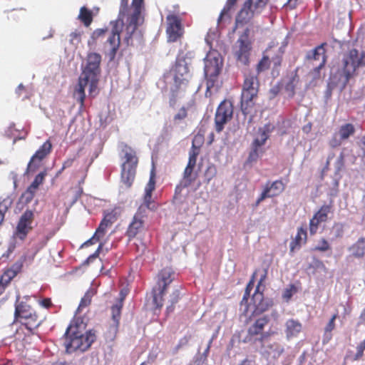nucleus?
Instances as JSON below:
<instances>
[{
  "label": "nucleus",
  "mask_w": 365,
  "mask_h": 365,
  "mask_svg": "<svg viewBox=\"0 0 365 365\" xmlns=\"http://www.w3.org/2000/svg\"><path fill=\"white\" fill-rule=\"evenodd\" d=\"M166 34L168 42H175L180 39L184 34V27L182 19L175 14H169L166 17Z\"/></svg>",
  "instance_id": "f8f14e48"
},
{
  "label": "nucleus",
  "mask_w": 365,
  "mask_h": 365,
  "mask_svg": "<svg viewBox=\"0 0 365 365\" xmlns=\"http://www.w3.org/2000/svg\"><path fill=\"white\" fill-rule=\"evenodd\" d=\"M51 150L52 143L50 140H47L31 158L25 175L34 173L40 167L41 161L51 153Z\"/></svg>",
  "instance_id": "4468645a"
},
{
  "label": "nucleus",
  "mask_w": 365,
  "mask_h": 365,
  "mask_svg": "<svg viewBox=\"0 0 365 365\" xmlns=\"http://www.w3.org/2000/svg\"><path fill=\"white\" fill-rule=\"evenodd\" d=\"M85 78H88V84L89 83V93L91 95L94 93V96L96 95V89L98 83V75L93 76H84Z\"/></svg>",
  "instance_id": "37998d69"
},
{
  "label": "nucleus",
  "mask_w": 365,
  "mask_h": 365,
  "mask_svg": "<svg viewBox=\"0 0 365 365\" xmlns=\"http://www.w3.org/2000/svg\"><path fill=\"white\" fill-rule=\"evenodd\" d=\"M115 220V216L113 213L108 212L106 214L95 232L96 235H98L102 239L106 234L107 229L112 226Z\"/></svg>",
  "instance_id": "a878e982"
},
{
  "label": "nucleus",
  "mask_w": 365,
  "mask_h": 365,
  "mask_svg": "<svg viewBox=\"0 0 365 365\" xmlns=\"http://www.w3.org/2000/svg\"><path fill=\"white\" fill-rule=\"evenodd\" d=\"M217 170L215 165H209L205 172V181L207 184H209L210 182L216 176Z\"/></svg>",
  "instance_id": "09e8293b"
},
{
  "label": "nucleus",
  "mask_w": 365,
  "mask_h": 365,
  "mask_svg": "<svg viewBox=\"0 0 365 365\" xmlns=\"http://www.w3.org/2000/svg\"><path fill=\"white\" fill-rule=\"evenodd\" d=\"M77 329V327L72 326L68 327L66 329L64 345L67 353L76 351H85L96 339L95 331L91 329L85 334H82Z\"/></svg>",
  "instance_id": "f257e3e1"
},
{
  "label": "nucleus",
  "mask_w": 365,
  "mask_h": 365,
  "mask_svg": "<svg viewBox=\"0 0 365 365\" xmlns=\"http://www.w3.org/2000/svg\"><path fill=\"white\" fill-rule=\"evenodd\" d=\"M269 322V317L268 315H263L255 319L248 327L247 334L243 339V342L251 344H255L259 342L263 346L265 339L272 334L269 331H264V328Z\"/></svg>",
  "instance_id": "39448f33"
},
{
  "label": "nucleus",
  "mask_w": 365,
  "mask_h": 365,
  "mask_svg": "<svg viewBox=\"0 0 365 365\" xmlns=\"http://www.w3.org/2000/svg\"><path fill=\"white\" fill-rule=\"evenodd\" d=\"M34 220V212L26 210L20 217L16 228V235L20 240H24L32 229V223Z\"/></svg>",
  "instance_id": "dca6fc26"
},
{
  "label": "nucleus",
  "mask_w": 365,
  "mask_h": 365,
  "mask_svg": "<svg viewBox=\"0 0 365 365\" xmlns=\"http://www.w3.org/2000/svg\"><path fill=\"white\" fill-rule=\"evenodd\" d=\"M82 32L76 31L70 34V41L72 44H78L81 41Z\"/></svg>",
  "instance_id": "4d7b16f0"
},
{
  "label": "nucleus",
  "mask_w": 365,
  "mask_h": 365,
  "mask_svg": "<svg viewBox=\"0 0 365 365\" xmlns=\"http://www.w3.org/2000/svg\"><path fill=\"white\" fill-rule=\"evenodd\" d=\"M332 212V205H323L316 212L309 221V232L314 235L317 233L319 226L322 222H326L329 219V215Z\"/></svg>",
  "instance_id": "f3484780"
},
{
  "label": "nucleus",
  "mask_w": 365,
  "mask_h": 365,
  "mask_svg": "<svg viewBox=\"0 0 365 365\" xmlns=\"http://www.w3.org/2000/svg\"><path fill=\"white\" fill-rule=\"evenodd\" d=\"M40 304L46 309H49L52 306V302L50 298H45L40 301Z\"/></svg>",
  "instance_id": "338daca9"
},
{
  "label": "nucleus",
  "mask_w": 365,
  "mask_h": 365,
  "mask_svg": "<svg viewBox=\"0 0 365 365\" xmlns=\"http://www.w3.org/2000/svg\"><path fill=\"white\" fill-rule=\"evenodd\" d=\"M119 325L115 323H113L110 324L108 329V330L105 333V337L107 341H113L118 332Z\"/></svg>",
  "instance_id": "a19ab883"
},
{
  "label": "nucleus",
  "mask_w": 365,
  "mask_h": 365,
  "mask_svg": "<svg viewBox=\"0 0 365 365\" xmlns=\"http://www.w3.org/2000/svg\"><path fill=\"white\" fill-rule=\"evenodd\" d=\"M274 128L270 124H265L263 128H260L258 130L259 137L255 138L252 145L259 148L264 145L267 140L269 138V134L272 132Z\"/></svg>",
  "instance_id": "bb28decb"
},
{
  "label": "nucleus",
  "mask_w": 365,
  "mask_h": 365,
  "mask_svg": "<svg viewBox=\"0 0 365 365\" xmlns=\"http://www.w3.org/2000/svg\"><path fill=\"white\" fill-rule=\"evenodd\" d=\"M101 240V238L98 236V235H96V233H94L93 236L90 238L89 240H88L83 245L85 246H89L91 245H93V244H95L96 242H99L100 240Z\"/></svg>",
  "instance_id": "e2e57ef3"
},
{
  "label": "nucleus",
  "mask_w": 365,
  "mask_h": 365,
  "mask_svg": "<svg viewBox=\"0 0 365 365\" xmlns=\"http://www.w3.org/2000/svg\"><path fill=\"white\" fill-rule=\"evenodd\" d=\"M339 135L337 133H335L332 138L329 140V145L331 148H336L341 145V142L343 140H341V138H338L337 137Z\"/></svg>",
  "instance_id": "052dcab7"
},
{
  "label": "nucleus",
  "mask_w": 365,
  "mask_h": 365,
  "mask_svg": "<svg viewBox=\"0 0 365 365\" xmlns=\"http://www.w3.org/2000/svg\"><path fill=\"white\" fill-rule=\"evenodd\" d=\"M259 148L252 145V150L250 151L247 158L248 162L252 163L257 161L259 157Z\"/></svg>",
  "instance_id": "5fc2aeb1"
},
{
  "label": "nucleus",
  "mask_w": 365,
  "mask_h": 365,
  "mask_svg": "<svg viewBox=\"0 0 365 365\" xmlns=\"http://www.w3.org/2000/svg\"><path fill=\"white\" fill-rule=\"evenodd\" d=\"M148 210V207H147L145 205H140L133 217L135 218H138L140 220H144V218L147 217Z\"/></svg>",
  "instance_id": "864d4df0"
},
{
  "label": "nucleus",
  "mask_w": 365,
  "mask_h": 365,
  "mask_svg": "<svg viewBox=\"0 0 365 365\" xmlns=\"http://www.w3.org/2000/svg\"><path fill=\"white\" fill-rule=\"evenodd\" d=\"M78 19L86 26L88 27L93 20V11L86 6L80 8Z\"/></svg>",
  "instance_id": "473e14b6"
},
{
  "label": "nucleus",
  "mask_w": 365,
  "mask_h": 365,
  "mask_svg": "<svg viewBox=\"0 0 365 365\" xmlns=\"http://www.w3.org/2000/svg\"><path fill=\"white\" fill-rule=\"evenodd\" d=\"M12 205V200L10 197L4 198L0 202V225L4 220L5 214Z\"/></svg>",
  "instance_id": "58836bf2"
},
{
  "label": "nucleus",
  "mask_w": 365,
  "mask_h": 365,
  "mask_svg": "<svg viewBox=\"0 0 365 365\" xmlns=\"http://www.w3.org/2000/svg\"><path fill=\"white\" fill-rule=\"evenodd\" d=\"M315 269H324L325 268L324 264L322 261L318 259H314L312 264L310 265Z\"/></svg>",
  "instance_id": "0e129e2a"
},
{
  "label": "nucleus",
  "mask_w": 365,
  "mask_h": 365,
  "mask_svg": "<svg viewBox=\"0 0 365 365\" xmlns=\"http://www.w3.org/2000/svg\"><path fill=\"white\" fill-rule=\"evenodd\" d=\"M155 189V173L154 170L150 172V179L145 187L143 205L148 207L149 210L155 211L158 209V205L152 200L153 192Z\"/></svg>",
  "instance_id": "6ab92c4d"
},
{
  "label": "nucleus",
  "mask_w": 365,
  "mask_h": 365,
  "mask_svg": "<svg viewBox=\"0 0 365 365\" xmlns=\"http://www.w3.org/2000/svg\"><path fill=\"white\" fill-rule=\"evenodd\" d=\"M269 0H247L245 3L252 9V10L256 13H260Z\"/></svg>",
  "instance_id": "e433bc0d"
},
{
  "label": "nucleus",
  "mask_w": 365,
  "mask_h": 365,
  "mask_svg": "<svg viewBox=\"0 0 365 365\" xmlns=\"http://www.w3.org/2000/svg\"><path fill=\"white\" fill-rule=\"evenodd\" d=\"M106 32V29H97L91 34V38L92 40V43H94L101 36H103Z\"/></svg>",
  "instance_id": "bf43d9fd"
},
{
  "label": "nucleus",
  "mask_w": 365,
  "mask_h": 365,
  "mask_svg": "<svg viewBox=\"0 0 365 365\" xmlns=\"http://www.w3.org/2000/svg\"><path fill=\"white\" fill-rule=\"evenodd\" d=\"M173 272L170 269H163L158 274V289L166 291L167 287L173 282Z\"/></svg>",
  "instance_id": "c85d7f7f"
},
{
  "label": "nucleus",
  "mask_w": 365,
  "mask_h": 365,
  "mask_svg": "<svg viewBox=\"0 0 365 365\" xmlns=\"http://www.w3.org/2000/svg\"><path fill=\"white\" fill-rule=\"evenodd\" d=\"M299 79L297 74L292 77L290 81L286 84L285 89L287 92H289V95L291 97H293L295 93V87Z\"/></svg>",
  "instance_id": "a18cd8bd"
},
{
  "label": "nucleus",
  "mask_w": 365,
  "mask_h": 365,
  "mask_svg": "<svg viewBox=\"0 0 365 365\" xmlns=\"http://www.w3.org/2000/svg\"><path fill=\"white\" fill-rule=\"evenodd\" d=\"M255 274V272L253 274L252 279L250 281V282L247 284V285L246 287L245 292L242 302H244V301L247 302L250 297V292L252 289L253 286H254Z\"/></svg>",
  "instance_id": "6e6d98bb"
},
{
  "label": "nucleus",
  "mask_w": 365,
  "mask_h": 365,
  "mask_svg": "<svg viewBox=\"0 0 365 365\" xmlns=\"http://www.w3.org/2000/svg\"><path fill=\"white\" fill-rule=\"evenodd\" d=\"M14 321L21 323L31 333L42 322L38 314L27 301H19V298L15 303Z\"/></svg>",
  "instance_id": "20e7f679"
},
{
  "label": "nucleus",
  "mask_w": 365,
  "mask_h": 365,
  "mask_svg": "<svg viewBox=\"0 0 365 365\" xmlns=\"http://www.w3.org/2000/svg\"><path fill=\"white\" fill-rule=\"evenodd\" d=\"M198 155H199V148L196 147L193 143L192 145V148L189 152V159H188L187 164L195 165L196 161H197V157Z\"/></svg>",
  "instance_id": "3c124183"
},
{
  "label": "nucleus",
  "mask_w": 365,
  "mask_h": 365,
  "mask_svg": "<svg viewBox=\"0 0 365 365\" xmlns=\"http://www.w3.org/2000/svg\"><path fill=\"white\" fill-rule=\"evenodd\" d=\"M165 291L163 289H158V292H156V290H153V304L155 307L158 309H160L163 305V295L165 294Z\"/></svg>",
  "instance_id": "79ce46f5"
},
{
  "label": "nucleus",
  "mask_w": 365,
  "mask_h": 365,
  "mask_svg": "<svg viewBox=\"0 0 365 365\" xmlns=\"http://www.w3.org/2000/svg\"><path fill=\"white\" fill-rule=\"evenodd\" d=\"M259 80L257 76L250 72L245 74L244 82L241 93V110L244 114L250 112L255 106V101L257 98L259 92Z\"/></svg>",
  "instance_id": "7ed1b4c3"
},
{
  "label": "nucleus",
  "mask_w": 365,
  "mask_h": 365,
  "mask_svg": "<svg viewBox=\"0 0 365 365\" xmlns=\"http://www.w3.org/2000/svg\"><path fill=\"white\" fill-rule=\"evenodd\" d=\"M91 297H92V295L90 292H87L84 294V296L81 298V300L78 307L77 309L78 312H81V311L83 308L90 305V304L91 302Z\"/></svg>",
  "instance_id": "8fccbe9b"
},
{
  "label": "nucleus",
  "mask_w": 365,
  "mask_h": 365,
  "mask_svg": "<svg viewBox=\"0 0 365 365\" xmlns=\"http://www.w3.org/2000/svg\"><path fill=\"white\" fill-rule=\"evenodd\" d=\"M250 29L247 28L240 36L233 48L234 56L238 63L242 65H248L252 48V41L250 39Z\"/></svg>",
  "instance_id": "0eeeda50"
},
{
  "label": "nucleus",
  "mask_w": 365,
  "mask_h": 365,
  "mask_svg": "<svg viewBox=\"0 0 365 365\" xmlns=\"http://www.w3.org/2000/svg\"><path fill=\"white\" fill-rule=\"evenodd\" d=\"M123 151L125 160L122 165L121 181L126 188H130L135 180L138 159L135 151L130 147L125 146Z\"/></svg>",
  "instance_id": "423d86ee"
},
{
  "label": "nucleus",
  "mask_w": 365,
  "mask_h": 365,
  "mask_svg": "<svg viewBox=\"0 0 365 365\" xmlns=\"http://www.w3.org/2000/svg\"><path fill=\"white\" fill-rule=\"evenodd\" d=\"M355 133V128L351 123H346L340 126L338 133L341 140H346Z\"/></svg>",
  "instance_id": "72a5a7b5"
},
{
  "label": "nucleus",
  "mask_w": 365,
  "mask_h": 365,
  "mask_svg": "<svg viewBox=\"0 0 365 365\" xmlns=\"http://www.w3.org/2000/svg\"><path fill=\"white\" fill-rule=\"evenodd\" d=\"M143 226L144 220H140L133 217L131 222L128 225L125 233L128 240L130 241L135 238L137 235L143 230Z\"/></svg>",
  "instance_id": "cd10ccee"
},
{
  "label": "nucleus",
  "mask_w": 365,
  "mask_h": 365,
  "mask_svg": "<svg viewBox=\"0 0 365 365\" xmlns=\"http://www.w3.org/2000/svg\"><path fill=\"white\" fill-rule=\"evenodd\" d=\"M351 255L356 258H362L365 255V237H361L349 248Z\"/></svg>",
  "instance_id": "2f4dec72"
},
{
  "label": "nucleus",
  "mask_w": 365,
  "mask_h": 365,
  "mask_svg": "<svg viewBox=\"0 0 365 365\" xmlns=\"http://www.w3.org/2000/svg\"><path fill=\"white\" fill-rule=\"evenodd\" d=\"M233 106L229 101L224 100L218 106L215 115V130L220 133L227 123L232 118Z\"/></svg>",
  "instance_id": "9b49d317"
},
{
  "label": "nucleus",
  "mask_w": 365,
  "mask_h": 365,
  "mask_svg": "<svg viewBox=\"0 0 365 365\" xmlns=\"http://www.w3.org/2000/svg\"><path fill=\"white\" fill-rule=\"evenodd\" d=\"M302 324L297 320L294 319H288L285 323V334L287 339L297 337L302 331Z\"/></svg>",
  "instance_id": "b1692460"
},
{
  "label": "nucleus",
  "mask_w": 365,
  "mask_h": 365,
  "mask_svg": "<svg viewBox=\"0 0 365 365\" xmlns=\"http://www.w3.org/2000/svg\"><path fill=\"white\" fill-rule=\"evenodd\" d=\"M270 66V61L268 56H263L262 59L257 65V71L258 73L267 70Z\"/></svg>",
  "instance_id": "49530a36"
},
{
  "label": "nucleus",
  "mask_w": 365,
  "mask_h": 365,
  "mask_svg": "<svg viewBox=\"0 0 365 365\" xmlns=\"http://www.w3.org/2000/svg\"><path fill=\"white\" fill-rule=\"evenodd\" d=\"M256 14L245 2L238 12L235 19V28L247 24Z\"/></svg>",
  "instance_id": "5701e85b"
},
{
  "label": "nucleus",
  "mask_w": 365,
  "mask_h": 365,
  "mask_svg": "<svg viewBox=\"0 0 365 365\" xmlns=\"http://www.w3.org/2000/svg\"><path fill=\"white\" fill-rule=\"evenodd\" d=\"M361 66H365V52H362L359 56L358 50L352 48L343 55L339 69L343 87H345L350 79L356 75V70Z\"/></svg>",
  "instance_id": "f03ea898"
},
{
  "label": "nucleus",
  "mask_w": 365,
  "mask_h": 365,
  "mask_svg": "<svg viewBox=\"0 0 365 365\" xmlns=\"http://www.w3.org/2000/svg\"><path fill=\"white\" fill-rule=\"evenodd\" d=\"M195 167V165H194L187 164V166L185 168V170L183 173V179L185 181L184 185L185 187L190 185L192 182H193L195 180V178L192 177V175Z\"/></svg>",
  "instance_id": "4c0bfd02"
},
{
  "label": "nucleus",
  "mask_w": 365,
  "mask_h": 365,
  "mask_svg": "<svg viewBox=\"0 0 365 365\" xmlns=\"http://www.w3.org/2000/svg\"><path fill=\"white\" fill-rule=\"evenodd\" d=\"M143 12V11H142V13ZM131 13H132V5L130 6V8L128 7V0H120V11H119V15H118V17L117 19H124L125 36L123 38V42L126 44L127 46L133 45V36L135 34L138 28L140 25H142L144 22V16L142 14L143 21L136 25V26L133 32H129L127 30V26H128L127 19H128V16Z\"/></svg>",
  "instance_id": "ddd939ff"
},
{
  "label": "nucleus",
  "mask_w": 365,
  "mask_h": 365,
  "mask_svg": "<svg viewBox=\"0 0 365 365\" xmlns=\"http://www.w3.org/2000/svg\"><path fill=\"white\" fill-rule=\"evenodd\" d=\"M16 273L13 269H7L4 274L1 277L0 280H1L4 284L6 286L11 280L16 276Z\"/></svg>",
  "instance_id": "603ef678"
},
{
  "label": "nucleus",
  "mask_w": 365,
  "mask_h": 365,
  "mask_svg": "<svg viewBox=\"0 0 365 365\" xmlns=\"http://www.w3.org/2000/svg\"><path fill=\"white\" fill-rule=\"evenodd\" d=\"M237 2V0H227L226 4L222 9L217 19L218 24H220L225 18L230 19L231 16L230 15V12Z\"/></svg>",
  "instance_id": "c9c22d12"
},
{
  "label": "nucleus",
  "mask_w": 365,
  "mask_h": 365,
  "mask_svg": "<svg viewBox=\"0 0 365 365\" xmlns=\"http://www.w3.org/2000/svg\"><path fill=\"white\" fill-rule=\"evenodd\" d=\"M144 9V0H132V13L127 19V30L129 32H133L136 25L143 21L142 11Z\"/></svg>",
  "instance_id": "a211bd4d"
},
{
  "label": "nucleus",
  "mask_w": 365,
  "mask_h": 365,
  "mask_svg": "<svg viewBox=\"0 0 365 365\" xmlns=\"http://www.w3.org/2000/svg\"><path fill=\"white\" fill-rule=\"evenodd\" d=\"M47 173L46 170H43L38 173L34 178V181L31 182V184L29 186V187L26 190V193L29 195V198L31 200L34 195L35 193L38 188L39 185H42L43 183L45 177L46 176Z\"/></svg>",
  "instance_id": "c756f323"
},
{
  "label": "nucleus",
  "mask_w": 365,
  "mask_h": 365,
  "mask_svg": "<svg viewBox=\"0 0 365 365\" xmlns=\"http://www.w3.org/2000/svg\"><path fill=\"white\" fill-rule=\"evenodd\" d=\"M338 317V312L332 315L329 322L324 327V336L327 338V341L331 338V331L335 329V320Z\"/></svg>",
  "instance_id": "ea45409f"
},
{
  "label": "nucleus",
  "mask_w": 365,
  "mask_h": 365,
  "mask_svg": "<svg viewBox=\"0 0 365 365\" xmlns=\"http://www.w3.org/2000/svg\"><path fill=\"white\" fill-rule=\"evenodd\" d=\"M123 305V297L119 299L117 304L111 307V319L113 323L120 324V319L121 317V309Z\"/></svg>",
  "instance_id": "f704fd0d"
},
{
  "label": "nucleus",
  "mask_w": 365,
  "mask_h": 365,
  "mask_svg": "<svg viewBox=\"0 0 365 365\" xmlns=\"http://www.w3.org/2000/svg\"><path fill=\"white\" fill-rule=\"evenodd\" d=\"M285 189V185L282 180L273 182L268 181L264 186L262 193L255 202V206L257 207L266 198H272L279 196Z\"/></svg>",
  "instance_id": "2eb2a0df"
},
{
  "label": "nucleus",
  "mask_w": 365,
  "mask_h": 365,
  "mask_svg": "<svg viewBox=\"0 0 365 365\" xmlns=\"http://www.w3.org/2000/svg\"><path fill=\"white\" fill-rule=\"evenodd\" d=\"M103 243H101L98 247V249L95 251V252L93 254H92L91 255H90L88 258V260H92L93 259H95L96 257H98L100 255V252H101V249L103 248Z\"/></svg>",
  "instance_id": "69168bd1"
},
{
  "label": "nucleus",
  "mask_w": 365,
  "mask_h": 365,
  "mask_svg": "<svg viewBox=\"0 0 365 365\" xmlns=\"http://www.w3.org/2000/svg\"><path fill=\"white\" fill-rule=\"evenodd\" d=\"M187 117V108L182 106L178 113L173 116V121L175 123H179Z\"/></svg>",
  "instance_id": "de8ad7c7"
},
{
  "label": "nucleus",
  "mask_w": 365,
  "mask_h": 365,
  "mask_svg": "<svg viewBox=\"0 0 365 365\" xmlns=\"http://www.w3.org/2000/svg\"><path fill=\"white\" fill-rule=\"evenodd\" d=\"M111 32L106 41V44L110 47L108 55L112 61L115 58L120 45V32L123 26L125 27L124 19H116L111 22Z\"/></svg>",
  "instance_id": "1a4fd4ad"
},
{
  "label": "nucleus",
  "mask_w": 365,
  "mask_h": 365,
  "mask_svg": "<svg viewBox=\"0 0 365 365\" xmlns=\"http://www.w3.org/2000/svg\"><path fill=\"white\" fill-rule=\"evenodd\" d=\"M222 68V63L218 58L207 59L205 65V75L207 78L205 96L210 97L212 89L215 87Z\"/></svg>",
  "instance_id": "6e6552de"
},
{
  "label": "nucleus",
  "mask_w": 365,
  "mask_h": 365,
  "mask_svg": "<svg viewBox=\"0 0 365 365\" xmlns=\"http://www.w3.org/2000/svg\"><path fill=\"white\" fill-rule=\"evenodd\" d=\"M365 348L361 344V343L356 346V352L354 356V361L360 360L364 356V351Z\"/></svg>",
  "instance_id": "680f3d73"
},
{
  "label": "nucleus",
  "mask_w": 365,
  "mask_h": 365,
  "mask_svg": "<svg viewBox=\"0 0 365 365\" xmlns=\"http://www.w3.org/2000/svg\"><path fill=\"white\" fill-rule=\"evenodd\" d=\"M101 56L97 53H90L87 56V63L81 75L93 76L98 75L100 73V64Z\"/></svg>",
  "instance_id": "412c9836"
},
{
  "label": "nucleus",
  "mask_w": 365,
  "mask_h": 365,
  "mask_svg": "<svg viewBox=\"0 0 365 365\" xmlns=\"http://www.w3.org/2000/svg\"><path fill=\"white\" fill-rule=\"evenodd\" d=\"M88 85V78L81 75L78 79V83L76 88V93L78 95L77 101L79 102L81 108L84 106V100L86 98L85 88Z\"/></svg>",
  "instance_id": "7c9ffc66"
},
{
  "label": "nucleus",
  "mask_w": 365,
  "mask_h": 365,
  "mask_svg": "<svg viewBox=\"0 0 365 365\" xmlns=\"http://www.w3.org/2000/svg\"><path fill=\"white\" fill-rule=\"evenodd\" d=\"M312 250L318 252H327L331 250V246L326 239L321 238L318 241L317 245L312 249Z\"/></svg>",
  "instance_id": "c03bdc74"
},
{
  "label": "nucleus",
  "mask_w": 365,
  "mask_h": 365,
  "mask_svg": "<svg viewBox=\"0 0 365 365\" xmlns=\"http://www.w3.org/2000/svg\"><path fill=\"white\" fill-rule=\"evenodd\" d=\"M325 46L326 43H322L314 49L309 51L307 55V58L308 59L321 61L319 65L314 68V71L317 73L319 72V71L324 66L327 61L326 50L324 48Z\"/></svg>",
  "instance_id": "4be33fe9"
},
{
  "label": "nucleus",
  "mask_w": 365,
  "mask_h": 365,
  "mask_svg": "<svg viewBox=\"0 0 365 365\" xmlns=\"http://www.w3.org/2000/svg\"><path fill=\"white\" fill-rule=\"evenodd\" d=\"M252 300L255 307L253 312L255 314H261L267 311L273 305L272 301L269 299H264L263 293L259 291V285L252 297Z\"/></svg>",
  "instance_id": "aec40b11"
},
{
  "label": "nucleus",
  "mask_w": 365,
  "mask_h": 365,
  "mask_svg": "<svg viewBox=\"0 0 365 365\" xmlns=\"http://www.w3.org/2000/svg\"><path fill=\"white\" fill-rule=\"evenodd\" d=\"M296 291L295 287L292 284L290 285L289 288H287L282 294V297L284 299H285L287 302H288L292 297L293 293Z\"/></svg>",
  "instance_id": "13d9d810"
},
{
  "label": "nucleus",
  "mask_w": 365,
  "mask_h": 365,
  "mask_svg": "<svg viewBox=\"0 0 365 365\" xmlns=\"http://www.w3.org/2000/svg\"><path fill=\"white\" fill-rule=\"evenodd\" d=\"M174 84L178 89L186 86L190 81L191 74L185 58H178L172 69Z\"/></svg>",
  "instance_id": "9d476101"
},
{
  "label": "nucleus",
  "mask_w": 365,
  "mask_h": 365,
  "mask_svg": "<svg viewBox=\"0 0 365 365\" xmlns=\"http://www.w3.org/2000/svg\"><path fill=\"white\" fill-rule=\"evenodd\" d=\"M73 161L74 160L72 158H68L66 160H65L63 163L62 170H64L67 168L72 166Z\"/></svg>",
  "instance_id": "774afa93"
},
{
  "label": "nucleus",
  "mask_w": 365,
  "mask_h": 365,
  "mask_svg": "<svg viewBox=\"0 0 365 365\" xmlns=\"http://www.w3.org/2000/svg\"><path fill=\"white\" fill-rule=\"evenodd\" d=\"M307 240V228L300 227L297 229L294 238L289 244L290 252H293L295 250H299L302 245L306 244Z\"/></svg>",
  "instance_id": "393cba45"
}]
</instances>
